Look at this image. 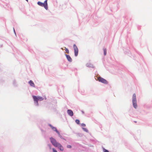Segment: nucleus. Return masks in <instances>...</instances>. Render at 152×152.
Here are the masks:
<instances>
[{
    "mask_svg": "<svg viewBox=\"0 0 152 152\" xmlns=\"http://www.w3.org/2000/svg\"><path fill=\"white\" fill-rule=\"evenodd\" d=\"M71 147H72V146H71V145H68L67 146V148H71Z\"/></svg>",
    "mask_w": 152,
    "mask_h": 152,
    "instance_id": "aec40b11",
    "label": "nucleus"
},
{
    "mask_svg": "<svg viewBox=\"0 0 152 152\" xmlns=\"http://www.w3.org/2000/svg\"><path fill=\"white\" fill-rule=\"evenodd\" d=\"M83 130L84 131H85L86 132H88V130L86 128H83Z\"/></svg>",
    "mask_w": 152,
    "mask_h": 152,
    "instance_id": "dca6fc26",
    "label": "nucleus"
},
{
    "mask_svg": "<svg viewBox=\"0 0 152 152\" xmlns=\"http://www.w3.org/2000/svg\"><path fill=\"white\" fill-rule=\"evenodd\" d=\"M44 99L43 97L41 96H38V101H42Z\"/></svg>",
    "mask_w": 152,
    "mask_h": 152,
    "instance_id": "f8f14e48",
    "label": "nucleus"
},
{
    "mask_svg": "<svg viewBox=\"0 0 152 152\" xmlns=\"http://www.w3.org/2000/svg\"><path fill=\"white\" fill-rule=\"evenodd\" d=\"M27 1H28V0H26Z\"/></svg>",
    "mask_w": 152,
    "mask_h": 152,
    "instance_id": "4be33fe9",
    "label": "nucleus"
},
{
    "mask_svg": "<svg viewBox=\"0 0 152 152\" xmlns=\"http://www.w3.org/2000/svg\"><path fill=\"white\" fill-rule=\"evenodd\" d=\"M73 48L74 50L75 55V56H77L78 55V50L77 46L75 44H74L73 45Z\"/></svg>",
    "mask_w": 152,
    "mask_h": 152,
    "instance_id": "39448f33",
    "label": "nucleus"
},
{
    "mask_svg": "<svg viewBox=\"0 0 152 152\" xmlns=\"http://www.w3.org/2000/svg\"><path fill=\"white\" fill-rule=\"evenodd\" d=\"M28 83L31 86L33 87H35V84L33 81H32V80H30L28 82Z\"/></svg>",
    "mask_w": 152,
    "mask_h": 152,
    "instance_id": "9d476101",
    "label": "nucleus"
},
{
    "mask_svg": "<svg viewBox=\"0 0 152 152\" xmlns=\"http://www.w3.org/2000/svg\"><path fill=\"white\" fill-rule=\"evenodd\" d=\"M65 51H66V52L67 53H69V51L68 49L67 48H66V47H65Z\"/></svg>",
    "mask_w": 152,
    "mask_h": 152,
    "instance_id": "ddd939ff",
    "label": "nucleus"
},
{
    "mask_svg": "<svg viewBox=\"0 0 152 152\" xmlns=\"http://www.w3.org/2000/svg\"><path fill=\"white\" fill-rule=\"evenodd\" d=\"M103 151L104 152H109L108 150L105 149L104 148H103Z\"/></svg>",
    "mask_w": 152,
    "mask_h": 152,
    "instance_id": "f3484780",
    "label": "nucleus"
},
{
    "mask_svg": "<svg viewBox=\"0 0 152 152\" xmlns=\"http://www.w3.org/2000/svg\"><path fill=\"white\" fill-rule=\"evenodd\" d=\"M68 114L69 115L71 116H72L73 115V111L71 110H68L67 111Z\"/></svg>",
    "mask_w": 152,
    "mask_h": 152,
    "instance_id": "1a4fd4ad",
    "label": "nucleus"
},
{
    "mask_svg": "<svg viewBox=\"0 0 152 152\" xmlns=\"http://www.w3.org/2000/svg\"><path fill=\"white\" fill-rule=\"evenodd\" d=\"M132 101L133 107L135 108L137 107V99L136 98V95L135 94H133L132 97Z\"/></svg>",
    "mask_w": 152,
    "mask_h": 152,
    "instance_id": "f257e3e1",
    "label": "nucleus"
},
{
    "mask_svg": "<svg viewBox=\"0 0 152 152\" xmlns=\"http://www.w3.org/2000/svg\"><path fill=\"white\" fill-rule=\"evenodd\" d=\"M80 121L78 119H76L75 120V122L77 124H80Z\"/></svg>",
    "mask_w": 152,
    "mask_h": 152,
    "instance_id": "4468645a",
    "label": "nucleus"
},
{
    "mask_svg": "<svg viewBox=\"0 0 152 152\" xmlns=\"http://www.w3.org/2000/svg\"><path fill=\"white\" fill-rule=\"evenodd\" d=\"M104 54L105 56L106 55V53H107V50L106 49H104Z\"/></svg>",
    "mask_w": 152,
    "mask_h": 152,
    "instance_id": "2eb2a0df",
    "label": "nucleus"
},
{
    "mask_svg": "<svg viewBox=\"0 0 152 152\" xmlns=\"http://www.w3.org/2000/svg\"><path fill=\"white\" fill-rule=\"evenodd\" d=\"M53 152H57V151L54 148H53Z\"/></svg>",
    "mask_w": 152,
    "mask_h": 152,
    "instance_id": "a211bd4d",
    "label": "nucleus"
},
{
    "mask_svg": "<svg viewBox=\"0 0 152 152\" xmlns=\"http://www.w3.org/2000/svg\"><path fill=\"white\" fill-rule=\"evenodd\" d=\"M81 125L82 126L85 127L86 126V124H82Z\"/></svg>",
    "mask_w": 152,
    "mask_h": 152,
    "instance_id": "6ab92c4d",
    "label": "nucleus"
},
{
    "mask_svg": "<svg viewBox=\"0 0 152 152\" xmlns=\"http://www.w3.org/2000/svg\"><path fill=\"white\" fill-rule=\"evenodd\" d=\"M14 31L15 32V30L14 28Z\"/></svg>",
    "mask_w": 152,
    "mask_h": 152,
    "instance_id": "412c9836",
    "label": "nucleus"
},
{
    "mask_svg": "<svg viewBox=\"0 0 152 152\" xmlns=\"http://www.w3.org/2000/svg\"><path fill=\"white\" fill-rule=\"evenodd\" d=\"M65 55L68 61L69 62H71L72 61V59L70 56L69 55L66 54Z\"/></svg>",
    "mask_w": 152,
    "mask_h": 152,
    "instance_id": "9b49d317",
    "label": "nucleus"
},
{
    "mask_svg": "<svg viewBox=\"0 0 152 152\" xmlns=\"http://www.w3.org/2000/svg\"><path fill=\"white\" fill-rule=\"evenodd\" d=\"M98 80L99 81L105 84H107L108 83V82L106 80L100 77H99L98 78Z\"/></svg>",
    "mask_w": 152,
    "mask_h": 152,
    "instance_id": "20e7f679",
    "label": "nucleus"
},
{
    "mask_svg": "<svg viewBox=\"0 0 152 152\" xmlns=\"http://www.w3.org/2000/svg\"><path fill=\"white\" fill-rule=\"evenodd\" d=\"M58 147V148L61 151H64V148L63 147L60 143H59L57 145V147Z\"/></svg>",
    "mask_w": 152,
    "mask_h": 152,
    "instance_id": "6e6552de",
    "label": "nucleus"
},
{
    "mask_svg": "<svg viewBox=\"0 0 152 152\" xmlns=\"http://www.w3.org/2000/svg\"><path fill=\"white\" fill-rule=\"evenodd\" d=\"M50 141L52 143V145H54L55 147H56L57 145L58 144V142H57L56 140L54 139V138L51 137L50 138Z\"/></svg>",
    "mask_w": 152,
    "mask_h": 152,
    "instance_id": "7ed1b4c3",
    "label": "nucleus"
},
{
    "mask_svg": "<svg viewBox=\"0 0 152 152\" xmlns=\"http://www.w3.org/2000/svg\"><path fill=\"white\" fill-rule=\"evenodd\" d=\"M33 99L34 100V102L37 105H38V96H33Z\"/></svg>",
    "mask_w": 152,
    "mask_h": 152,
    "instance_id": "423d86ee",
    "label": "nucleus"
},
{
    "mask_svg": "<svg viewBox=\"0 0 152 152\" xmlns=\"http://www.w3.org/2000/svg\"><path fill=\"white\" fill-rule=\"evenodd\" d=\"M37 4L39 6H40L42 7H44L45 9L46 10H47L48 9V4H47V0H46L44 2V3H43L40 1H38L37 2Z\"/></svg>",
    "mask_w": 152,
    "mask_h": 152,
    "instance_id": "f03ea898",
    "label": "nucleus"
},
{
    "mask_svg": "<svg viewBox=\"0 0 152 152\" xmlns=\"http://www.w3.org/2000/svg\"><path fill=\"white\" fill-rule=\"evenodd\" d=\"M49 126H50V127H51V128L54 131H56L58 135H60V134L59 132L58 131H57L56 128V127H53L50 124L49 125Z\"/></svg>",
    "mask_w": 152,
    "mask_h": 152,
    "instance_id": "0eeeda50",
    "label": "nucleus"
}]
</instances>
